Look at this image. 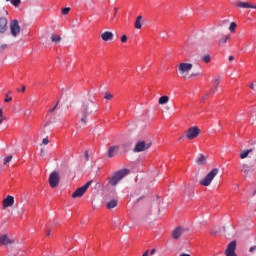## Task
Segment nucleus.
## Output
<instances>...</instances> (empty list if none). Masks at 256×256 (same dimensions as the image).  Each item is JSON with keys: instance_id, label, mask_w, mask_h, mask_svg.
Masks as SVG:
<instances>
[{"instance_id": "nucleus-13", "label": "nucleus", "mask_w": 256, "mask_h": 256, "mask_svg": "<svg viewBox=\"0 0 256 256\" xmlns=\"http://www.w3.org/2000/svg\"><path fill=\"white\" fill-rule=\"evenodd\" d=\"M235 7L238 9H256V5L249 2H236Z\"/></svg>"}, {"instance_id": "nucleus-31", "label": "nucleus", "mask_w": 256, "mask_h": 256, "mask_svg": "<svg viewBox=\"0 0 256 256\" xmlns=\"http://www.w3.org/2000/svg\"><path fill=\"white\" fill-rule=\"evenodd\" d=\"M59 107V101L56 103V105L53 108H50L47 114V117H49L50 113H54V111Z\"/></svg>"}, {"instance_id": "nucleus-6", "label": "nucleus", "mask_w": 256, "mask_h": 256, "mask_svg": "<svg viewBox=\"0 0 256 256\" xmlns=\"http://www.w3.org/2000/svg\"><path fill=\"white\" fill-rule=\"evenodd\" d=\"M153 143L151 141H139L134 147V153H141L150 149Z\"/></svg>"}, {"instance_id": "nucleus-15", "label": "nucleus", "mask_w": 256, "mask_h": 256, "mask_svg": "<svg viewBox=\"0 0 256 256\" xmlns=\"http://www.w3.org/2000/svg\"><path fill=\"white\" fill-rule=\"evenodd\" d=\"M8 23L9 21L5 17H0V33H6L8 29Z\"/></svg>"}, {"instance_id": "nucleus-42", "label": "nucleus", "mask_w": 256, "mask_h": 256, "mask_svg": "<svg viewBox=\"0 0 256 256\" xmlns=\"http://www.w3.org/2000/svg\"><path fill=\"white\" fill-rule=\"evenodd\" d=\"M255 249H256V246L250 247V249H249L250 253H253V251H255Z\"/></svg>"}, {"instance_id": "nucleus-40", "label": "nucleus", "mask_w": 256, "mask_h": 256, "mask_svg": "<svg viewBox=\"0 0 256 256\" xmlns=\"http://www.w3.org/2000/svg\"><path fill=\"white\" fill-rule=\"evenodd\" d=\"M250 89H252V91H256V89H255V84L251 83V84H250Z\"/></svg>"}, {"instance_id": "nucleus-4", "label": "nucleus", "mask_w": 256, "mask_h": 256, "mask_svg": "<svg viewBox=\"0 0 256 256\" xmlns=\"http://www.w3.org/2000/svg\"><path fill=\"white\" fill-rule=\"evenodd\" d=\"M214 88H211L208 93L202 98V101H205V99H209L211 95H215L217 93V90L219 89V85L221 84V76H216L212 80Z\"/></svg>"}, {"instance_id": "nucleus-29", "label": "nucleus", "mask_w": 256, "mask_h": 256, "mask_svg": "<svg viewBox=\"0 0 256 256\" xmlns=\"http://www.w3.org/2000/svg\"><path fill=\"white\" fill-rule=\"evenodd\" d=\"M11 5H14V7H19L21 5V0H10Z\"/></svg>"}, {"instance_id": "nucleus-32", "label": "nucleus", "mask_w": 256, "mask_h": 256, "mask_svg": "<svg viewBox=\"0 0 256 256\" xmlns=\"http://www.w3.org/2000/svg\"><path fill=\"white\" fill-rule=\"evenodd\" d=\"M13 159V155H9L4 158V165H7V163H11V160Z\"/></svg>"}, {"instance_id": "nucleus-12", "label": "nucleus", "mask_w": 256, "mask_h": 256, "mask_svg": "<svg viewBox=\"0 0 256 256\" xmlns=\"http://www.w3.org/2000/svg\"><path fill=\"white\" fill-rule=\"evenodd\" d=\"M15 243V239L9 237L7 234L0 236V245H13Z\"/></svg>"}, {"instance_id": "nucleus-9", "label": "nucleus", "mask_w": 256, "mask_h": 256, "mask_svg": "<svg viewBox=\"0 0 256 256\" xmlns=\"http://www.w3.org/2000/svg\"><path fill=\"white\" fill-rule=\"evenodd\" d=\"M201 133V129H199V127L197 126H193L190 127L187 131H186V138L193 140V139H197V137H199Z\"/></svg>"}, {"instance_id": "nucleus-50", "label": "nucleus", "mask_w": 256, "mask_h": 256, "mask_svg": "<svg viewBox=\"0 0 256 256\" xmlns=\"http://www.w3.org/2000/svg\"><path fill=\"white\" fill-rule=\"evenodd\" d=\"M21 91L22 93H25V86L22 87Z\"/></svg>"}, {"instance_id": "nucleus-34", "label": "nucleus", "mask_w": 256, "mask_h": 256, "mask_svg": "<svg viewBox=\"0 0 256 256\" xmlns=\"http://www.w3.org/2000/svg\"><path fill=\"white\" fill-rule=\"evenodd\" d=\"M69 11H71V8L66 7L62 9V15H67V13H69Z\"/></svg>"}, {"instance_id": "nucleus-45", "label": "nucleus", "mask_w": 256, "mask_h": 256, "mask_svg": "<svg viewBox=\"0 0 256 256\" xmlns=\"http://www.w3.org/2000/svg\"><path fill=\"white\" fill-rule=\"evenodd\" d=\"M229 61H230V62H231V61H235V57L229 56Z\"/></svg>"}, {"instance_id": "nucleus-44", "label": "nucleus", "mask_w": 256, "mask_h": 256, "mask_svg": "<svg viewBox=\"0 0 256 256\" xmlns=\"http://www.w3.org/2000/svg\"><path fill=\"white\" fill-rule=\"evenodd\" d=\"M114 11H115L114 17H117V12L119 11V8H114Z\"/></svg>"}, {"instance_id": "nucleus-14", "label": "nucleus", "mask_w": 256, "mask_h": 256, "mask_svg": "<svg viewBox=\"0 0 256 256\" xmlns=\"http://www.w3.org/2000/svg\"><path fill=\"white\" fill-rule=\"evenodd\" d=\"M13 205H15V198L13 196H7L3 200L4 209H7V207H13Z\"/></svg>"}, {"instance_id": "nucleus-48", "label": "nucleus", "mask_w": 256, "mask_h": 256, "mask_svg": "<svg viewBox=\"0 0 256 256\" xmlns=\"http://www.w3.org/2000/svg\"><path fill=\"white\" fill-rule=\"evenodd\" d=\"M46 235L49 237V235H51V230H48V231L46 232Z\"/></svg>"}, {"instance_id": "nucleus-26", "label": "nucleus", "mask_w": 256, "mask_h": 256, "mask_svg": "<svg viewBox=\"0 0 256 256\" xmlns=\"http://www.w3.org/2000/svg\"><path fill=\"white\" fill-rule=\"evenodd\" d=\"M253 151L252 149L244 150L240 153V159H247L249 157V154Z\"/></svg>"}, {"instance_id": "nucleus-51", "label": "nucleus", "mask_w": 256, "mask_h": 256, "mask_svg": "<svg viewBox=\"0 0 256 256\" xmlns=\"http://www.w3.org/2000/svg\"><path fill=\"white\" fill-rule=\"evenodd\" d=\"M198 74H191V77H197Z\"/></svg>"}, {"instance_id": "nucleus-3", "label": "nucleus", "mask_w": 256, "mask_h": 256, "mask_svg": "<svg viewBox=\"0 0 256 256\" xmlns=\"http://www.w3.org/2000/svg\"><path fill=\"white\" fill-rule=\"evenodd\" d=\"M219 175V170L217 168L212 169L205 177L204 179L200 180L199 183L202 185V187H209L211 183H213V179Z\"/></svg>"}, {"instance_id": "nucleus-49", "label": "nucleus", "mask_w": 256, "mask_h": 256, "mask_svg": "<svg viewBox=\"0 0 256 256\" xmlns=\"http://www.w3.org/2000/svg\"><path fill=\"white\" fill-rule=\"evenodd\" d=\"M3 121H5V118H0V125L3 123Z\"/></svg>"}, {"instance_id": "nucleus-18", "label": "nucleus", "mask_w": 256, "mask_h": 256, "mask_svg": "<svg viewBox=\"0 0 256 256\" xmlns=\"http://www.w3.org/2000/svg\"><path fill=\"white\" fill-rule=\"evenodd\" d=\"M113 32L105 31L101 34L102 41H113Z\"/></svg>"}, {"instance_id": "nucleus-1", "label": "nucleus", "mask_w": 256, "mask_h": 256, "mask_svg": "<svg viewBox=\"0 0 256 256\" xmlns=\"http://www.w3.org/2000/svg\"><path fill=\"white\" fill-rule=\"evenodd\" d=\"M92 113H97V103L93 102L92 100H88L82 103L81 106V123L87 125V117Z\"/></svg>"}, {"instance_id": "nucleus-20", "label": "nucleus", "mask_w": 256, "mask_h": 256, "mask_svg": "<svg viewBox=\"0 0 256 256\" xmlns=\"http://www.w3.org/2000/svg\"><path fill=\"white\" fill-rule=\"evenodd\" d=\"M229 39H231V35H229V34L222 36L218 40V45H225V43H227V41H229Z\"/></svg>"}, {"instance_id": "nucleus-36", "label": "nucleus", "mask_w": 256, "mask_h": 256, "mask_svg": "<svg viewBox=\"0 0 256 256\" xmlns=\"http://www.w3.org/2000/svg\"><path fill=\"white\" fill-rule=\"evenodd\" d=\"M43 145H49V138H44L42 140Z\"/></svg>"}, {"instance_id": "nucleus-46", "label": "nucleus", "mask_w": 256, "mask_h": 256, "mask_svg": "<svg viewBox=\"0 0 256 256\" xmlns=\"http://www.w3.org/2000/svg\"><path fill=\"white\" fill-rule=\"evenodd\" d=\"M0 118H3V109L0 108Z\"/></svg>"}, {"instance_id": "nucleus-2", "label": "nucleus", "mask_w": 256, "mask_h": 256, "mask_svg": "<svg viewBox=\"0 0 256 256\" xmlns=\"http://www.w3.org/2000/svg\"><path fill=\"white\" fill-rule=\"evenodd\" d=\"M127 175H129V169H123L113 173L107 179V186L109 187L110 185V187H115L119 183V181H121V179H123L124 177H127Z\"/></svg>"}, {"instance_id": "nucleus-11", "label": "nucleus", "mask_w": 256, "mask_h": 256, "mask_svg": "<svg viewBox=\"0 0 256 256\" xmlns=\"http://www.w3.org/2000/svg\"><path fill=\"white\" fill-rule=\"evenodd\" d=\"M235 249H237V241L230 242L225 250V255L237 256V254L235 253Z\"/></svg>"}, {"instance_id": "nucleus-27", "label": "nucleus", "mask_w": 256, "mask_h": 256, "mask_svg": "<svg viewBox=\"0 0 256 256\" xmlns=\"http://www.w3.org/2000/svg\"><path fill=\"white\" fill-rule=\"evenodd\" d=\"M202 61H204V63H211V55L209 54H205L202 58Z\"/></svg>"}, {"instance_id": "nucleus-16", "label": "nucleus", "mask_w": 256, "mask_h": 256, "mask_svg": "<svg viewBox=\"0 0 256 256\" xmlns=\"http://www.w3.org/2000/svg\"><path fill=\"white\" fill-rule=\"evenodd\" d=\"M183 233H185V229L181 226H178L175 230H173L172 237L173 239H179Z\"/></svg>"}, {"instance_id": "nucleus-30", "label": "nucleus", "mask_w": 256, "mask_h": 256, "mask_svg": "<svg viewBox=\"0 0 256 256\" xmlns=\"http://www.w3.org/2000/svg\"><path fill=\"white\" fill-rule=\"evenodd\" d=\"M112 98H113V95L111 93L105 92L104 99H106L107 101H111Z\"/></svg>"}, {"instance_id": "nucleus-5", "label": "nucleus", "mask_w": 256, "mask_h": 256, "mask_svg": "<svg viewBox=\"0 0 256 256\" xmlns=\"http://www.w3.org/2000/svg\"><path fill=\"white\" fill-rule=\"evenodd\" d=\"M61 181V176L59 175V172L53 171L49 176V185L51 189H55L56 187H59V183Z\"/></svg>"}, {"instance_id": "nucleus-19", "label": "nucleus", "mask_w": 256, "mask_h": 256, "mask_svg": "<svg viewBox=\"0 0 256 256\" xmlns=\"http://www.w3.org/2000/svg\"><path fill=\"white\" fill-rule=\"evenodd\" d=\"M197 165H207V157L203 154H199L196 158Z\"/></svg>"}, {"instance_id": "nucleus-24", "label": "nucleus", "mask_w": 256, "mask_h": 256, "mask_svg": "<svg viewBox=\"0 0 256 256\" xmlns=\"http://www.w3.org/2000/svg\"><path fill=\"white\" fill-rule=\"evenodd\" d=\"M242 173H245V175H249V171H251V166H249L248 164H242Z\"/></svg>"}, {"instance_id": "nucleus-41", "label": "nucleus", "mask_w": 256, "mask_h": 256, "mask_svg": "<svg viewBox=\"0 0 256 256\" xmlns=\"http://www.w3.org/2000/svg\"><path fill=\"white\" fill-rule=\"evenodd\" d=\"M40 154H41L42 157H45V150H44V149H41V150H40Z\"/></svg>"}, {"instance_id": "nucleus-8", "label": "nucleus", "mask_w": 256, "mask_h": 256, "mask_svg": "<svg viewBox=\"0 0 256 256\" xmlns=\"http://www.w3.org/2000/svg\"><path fill=\"white\" fill-rule=\"evenodd\" d=\"M191 69H193V64L191 63H180L178 65V71L184 79L187 78V75H189V71H191Z\"/></svg>"}, {"instance_id": "nucleus-35", "label": "nucleus", "mask_w": 256, "mask_h": 256, "mask_svg": "<svg viewBox=\"0 0 256 256\" xmlns=\"http://www.w3.org/2000/svg\"><path fill=\"white\" fill-rule=\"evenodd\" d=\"M7 47H8L7 44L1 45V46H0V53L3 52V51H5V49H7Z\"/></svg>"}, {"instance_id": "nucleus-37", "label": "nucleus", "mask_w": 256, "mask_h": 256, "mask_svg": "<svg viewBox=\"0 0 256 256\" xmlns=\"http://www.w3.org/2000/svg\"><path fill=\"white\" fill-rule=\"evenodd\" d=\"M121 41H122V43H127V35H123L121 37Z\"/></svg>"}, {"instance_id": "nucleus-33", "label": "nucleus", "mask_w": 256, "mask_h": 256, "mask_svg": "<svg viewBox=\"0 0 256 256\" xmlns=\"http://www.w3.org/2000/svg\"><path fill=\"white\" fill-rule=\"evenodd\" d=\"M11 101H13V97L9 96V94H6V98L4 100V103H9Z\"/></svg>"}, {"instance_id": "nucleus-22", "label": "nucleus", "mask_w": 256, "mask_h": 256, "mask_svg": "<svg viewBox=\"0 0 256 256\" xmlns=\"http://www.w3.org/2000/svg\"><path fill=\"white\" fill-rule=\"evenodd\" d=\"M107 209H115L117 207V200L112 199L106 204Z\"/></svg>"}, {"instance_id": "nucleus-28", "label": "nucleus", "mask_w": 256, "mask_h": 256, "mask_svg": "<svg viewBox=\"0 0 256 256\" xmlns=\"http://www.w3.org/2000/svg\"><path fill=\"white\" fill-rule=\"evenodd\" d=\"M235 29H237V23L231 22V24L229 26L230 33H235Z\"/></svg>"}, {"instance_id": "nucleus-25", "label": "nucleus", "mask_w": 256, "mask_h": 256, "mask_svg": "<svg viewBox=\"0 0 256 256\" xmlns=\"http://www.w3.org/2000/svg\"><path fill=\"white\" fill-rule=\"evenodd\" d=\"M51 41H52V43H56V44L61 43V36L52 34Z\"/></svg>"}, {"instance_id": "nucleus-53", "label": "nucleus", "mask_w": 256, "mask_h": 256, "mask_svg": "<svg viewBox=\"0 0 256 256\" xmlns=\"http://www.w3.org/2000/svg\"><path fill=\"white\" fill-rule=\"evenodd\" d=\"M6 1H7V2H9V1L11 2V0H6Z\"/></svg>"}, {"instance_id": "nucleus-17", "label": "nucleus", "mask_w": 256, "mask_h": 256, "mask_svg": "<svg viewBox=\"0 0 256 256\" xmlns=\"http://www.w3.org/2000/svg\"><path fill=\"white\" fill-rule=\"evenodd\" d=\"M118 153H119V146H111L108 150V157L109 158L117 157Z\"/></svg>"}, {"instance_id": "nucleus-7", "label": "nucleus", "mask_w": 256, "mask_h": 256, "mask_svg": "<svg viewBox=\"0 0 256 256\" xmlns=\"http://www.w3.org/2000/svg\"><path fill=\"white\" fill-rule=\"evenodd\" d=\"M91 183H93V180L88 181L84 186L76 189L75 192L72 194V199L83 197V195H85V193L87 192V189L91 187Z\"/></svg>"}, {"instance_id": "nucleus-10", "label": "nucleus", "mask_w": 256, "mask_h": 256, "mask_svg": "<svg viewBox=\"0 0 256 256\" xmlns=\"http://www.w3.org/2000/svg\"><path fill=\"white\" fill-rule=\"evenodd\" d=\"M10 33L13 37H17L21 33V26L18 20H12L10 22Z\"/></svg>"}, {"instance_id": "nucleus-43", "label": "nucleus", "mask_w": 256, "mask_h": 256, "mask_svg": "<svg viewBox=\"0 0 256 256\" xmlns=\"http://www.w3.org/2000/svg\"><path fill=\"white\" fill-rule=\"evenodd\" d=\"M24 115H25V116H29V115H31V112H30L29 110H26V111L24 112Z\"/></svg>"}, {"instance_id": "nucleus-21", "label": "nucleus", "mask_w": 256, "mask_h": 256, "mask_svg": "<svg viewBox=\"0 0 256 256\" xmlns=\"http://www.w3.org/2000/svg\"><path fill=\"white\" fill-rule=\"evenodd\" d=\"M158 103L159 105H167V103H169V96H161Z\"/></svg>"}, {"instance_id": "nucleus-23", "label": "nucleus", "mask_w": 256, "mask_h": 256, "mask_svg": "<svg viewBox=\"0 0 256 256\" xmlns=\"http://www.w3.org/2000/svg\"><path fill=\"white\" fill-rule=\"evenodd\" d=\"M143 19V16H137L136 21L134 23L135 29H141V20Z\"/></svg>"}, {"instance_id": "nucleus-47", "label": "nucleus", "mask_w": 256, "mask_h": 256, "mask_svg": "<svg viewBox=\"0 0 256 256\" xmlns=\"http://www.w3.org/2000/svg\"><path fill=\"white\" fill-rule=\"evenodd\" d=\"M155 249H152L151 252H150V255H155Z\"/></svg>"}, {"instance_id": "nucleus-39", "label": "nucleus", "mask_w": 256, "mask_h": 256, "mask_svg": "<svg viewBox=\"0 0 256 256\" xmlns=\"http://www.w3.org/2000/svg\"><path fill=\"white\" fill-rule=\"evenodd\" d=\"M86 161H89V152L85 151L84 153Z\"/></svg>"}, {"instance_id": "nucleus-52", "label": "nucleus", "mask_w": 256, "mask_h": 256, "mask_svg": "<svg viewBox=\"0 0 256 256\" xmlns=\"http://www.w3.org/2000/svg\"><path fill=\"white\" fill-rule=\"evenodd\" d=\"M6 15H9V12L6 11Z\"/></svg>"}, {"instance_id": "nucleus-38", "label": "nucleus", "mask_w": 256, "mask_h": 256, "mask_svg": "<svg viewBox=\"0 0 256 256\" xmlns=\"http://www.w3.org/2000/svg\"><path fill=\"white\" fill-rule=\"evenodd\" d=\"M51 123H53V121L48 120V121L44 124V128H45V127H49V125H51Z\"/></svg>"}]
</instances>
